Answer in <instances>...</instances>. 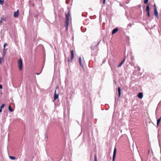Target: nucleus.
Returning <instances> with one entry per match:
<instances>
[{
  "label": "nucleus",
  "mask_w": 161,
  "mask_h": 161,
  "mask_svg": "<svg viewBox=\"0 0 161 161\" xmlns=\"http://www.w3.org/2000/svg\"><path fill=\"white\" fill-rule=\"evenodd\" d=\"M69 14L66 15V21L65 22V26L66 27V30H67L69 25Z\"/></svg>",
  "instance_id": "nucleus-1"
},
{
  "label": "nucleus",
  "mask_w": 161,
  "mask_h": 161,
  "mask_svg": "<svg viewBox=\"0 0 161 161\" xmlns=\"http://www.w3.org/2000/svg\"><path fill=\"white\" fill-rule=\"evenodd\" d=\"M18 66L20 70L22 69V61L21 59H19L18 61Z\"/></svg>",
  "instance_id": "nucleus-2"
},
{
  "label": "nucleus",
  "mask_w": 161,
  "mask_h": 161,
  "mask_svg": "<svg viewBox=\"0 0 161 161\" xmlns=\"http://www.w3.org/2000/svg\"><path fill=\"white\" fill-rule=\"evenodd\" d=\"M116 148H115L114 149V151L112 161H114V160H115V156H116Z\"/></svg>",
  "instance_id": "nucleus-3"
},
{
  "label": "nucleus",
  "mask_w": 161,
  "mask_h": 161,
  "mask_svg": "<svg viewBox=\"0 0 161 161\" xmlns=\"http://www.w3.org/2000/svg\"><path fill=\"white\" fill-rule=\"evenodd\" d=\"M146 10L147 12V15L148 17H149L150 16L149 13V7L147 5L146 7Z\"/></svg>",
  "instance_id": "nucleus-4"
},
{
  "label": "nucleus",
  "mask_w": 161,
  "mask_h": 161,
  "mask_svg": "<svg viewBox=\"0 0 161 161\" xmlns=\"http://www.w3.org/2000/svg\"><path fill=\"white\" fill-rule=\"evenodd\" d=\"M154 14L157 19L158 18V13L156 8H154Z\"/></svg>",
  "instance_id": "nucleus-5"
},
{
  "label": "nucleus",
  "mask_w": 161,
  "mask_h": 161,
  "mask_svg": "<svg viewBox=\"0 0 161 161\" xmlns=\"http://www.w3.org/2000/svg\"><path fill=\"white\" fill-rule=\"evenodd\" d=\"M71 61H72V60L74 58V51L73 50H71Z\"/></svg>",
  "instance_id": "nucleus-6"
},
{
  "label": "nucleus",
  "mask_w": 161,
  "mask_h": 161,
  "mask_svg": "<svg viewBox=\"0 0 161 161\" xmlns=\"http://www.w3.org/2000/svg\"><path fill=\"white\" fill-rule=\"evenodd\" d=\"M97 47V45L96 44L92 45L91 47V49L92 50H94Z\"/></svg>",
  "instance_id": "nucleus-7"
},
{
  "label": "nucleus",
  "mask_w": 161,
  "mask_h": 161,
  "mask_svg": "<svg viewBox=\"0 0 161 161\" xmlns=\"http://www.w3.org/2000/svg\"><path fill=\"white\" fill-rule=\"evenodd\" d=\"M19 14V10H17L16 12H15L14 14V17H17Z\"/></svg>",
  "instance_id": "nucleus-8"
},
{
  "label": "nucleus",
  "mask_w": 161,
  "mask_h": 161,
  "mask_svg": "<svg viewBox=\"0 0 161 161\" xmlns=\"http://www.w3.org/2000/svg\"><path fill=\"white\" fill-rule=\"evenodd\" d=\"M143 96V94L142 92H140L138 94V97L140 99H142V98Z\"/></svg>",
  "instance_id": "nucleus-9"
},
{
  "label": "nucleus",
  "mask_w": 161,
  "mask_h": 161,
  "mask_svg": "<svg viewBox=\"0 0 161 161\" xmlns=\"http://www.w3.org/2000/svg\"><path fill=\"white\" fill-rule=\"evenodd\" d=\"M118 30V29L117 28H115L112 31V34H114Z\"/></svg>",
  "instance_id": "nucleus-10"
},
{
  "label": "nucleus",
  "mask_w": 161,
  "mask_h": 161,
  "mask_svg": "<svg viewBox=\"0 0 161 161\" xmlns=\"http://www.w3.org/2000/svg\"><path fill=\"white\" fill-rule=\"evenodd\" d=\"M118 91L119 93V97L121 95V89L120 87H119L118 88Z\"/></svg>",
  "instance_id": "nucleus-11"
},
{
  "label": "nucleus",
  "mask_w": 161,
  "mask_h": 161,
  "mask_svg": "<svg viewBox=\"0 0 161 161\" xmlns=\"http://www.w3.org/2000/svg\"><path fill=\"white\" fill-rule=\"evenodd\" d=\"M79 61L80 65L81 66L83 67V66L81 63V58L80 57L79 58Z\"/></svg>",
  "instance_id": "nucleus-12"
},
{
  "label": "nucleus",
  "mask_w": 161,
  "mask_h": 161,
  "mask_svg": "<svg viewBox=\"0 0 161 161\" xmlns=\"http://www.w3.org/2000/svg\"><path fill=\"white\" fill-rule=\"evenodd\" d=\"M59 97L58 94H57L54 95V100H55L56 99L58 98Z\"/></svg>",
  "instance_id": "nucleus-13"
},
{
  "label": "nucleus",
  "mask_w": 161,
  "mask_h": 161,
  "mask_svg": "<svg viewBox=\"0 0 161 161\" xmlns=\"http://www.w3.org/2000/svg\"><path fill=\"white\" fill-rule=\"evenodd\" d=\"M161 120V117H160L159 119H158L157 120V126H158V125L160 122Z\"/></svg>",
  "instance_id": "nucleus-14"
},
{
  "label": "nucleus",
  "mask_w": 161,
  "mask_h": 161,
  "mask_svg": "<svg viewBox=\"0 0 161 161\" xmlns=\"http://www.w3.org/2000/svg\"><path fill=\"white\" fill-rule=\"evenodd\" d=\"M7 49H6L5 48H4L3 49V56H4L6 54V51Z\"/></svg>",
  "instance_id": "nucleus-15"
},
{
  "label": "nucleus",
  "mask_w": 161,
  "mask_h": 161,
  "mask_svg": "<svg viewBox=\"0 0 161 161\" xmlns=\"http://www.w3.org/2000/svg\"><path fill=\"white\" fill-rule=\"evenodd\" d=\"M8 109H9V110L10 112H13L14 111L13 109L11 108L10 106V105L8 107Z\"/></svg>",
  "instance_id": "nucleus-16"
},
{
  "label": "nucleus",
  "mask_w": 161,
  "mask_h": 161,
  "mask_svg": "<svg viewBox=\"0 0 161 161\" xmlns=\"http://www.w3.org/2000/svg\"><path fill=\"white\" fill-rule=\"evenodd\" d=\"M9 158L10 159L12 160H14L16 159L14 157L12 156H10L9 157Z\"/></svg>",
  "instance_id": "nucleus-17"
},
{
  "label": "nucleus",
  "mask_w": 161,
  "mask_h": 161,
  "mask_svg": "<svg viewBox=\"0 0 161 161\" xmlns=\"http://www.w3.org/2000/svg\"><path fill=\"white\" fill-rule=\"evenodd\" d=\"M94 157H95L94 161H97V156L96 154H95Z\"/></svg>",
  "instance_id": "nucleus-18"
},
{
  "label": "nucleus",
  "mask_w": 161,
  "mask_h": 161,
  "mask_svg": "<svg viewBox=\"0 0 161 161\" xmlns=\"http://www.w3.org/2000/svg\"><path fill=\"white\" fill-rule=\"evenodd\" d=\"M5 106V104H3L0 107L1 109H2Z\"/></svg>",
  "instance_id": "nucleus-19"
},
{
  "label": "nucleus",
  "mask_w": 161,
  "mask_h": 161,
  "mask_svg": "<svg viewBox=\"0 0 161 161\" xmlns=\"http://www.w3.org/2000/svg\"><path fill=\"white\" fill-rule=\"evenodd\" d=\"M3 3V1L0 0V4H2Z\"/></svg>",
  "instance_id": "nucleus-20"
},
{
  "label": "nucleus",
  "mask_w": 161,
  "mask_h": 161,
  "mask_svg": "<svg viewBox=\"0 0 161 161\" xmlns=\"http://www.w3.org/2000/svg\"><path fill=\"white\" fill-rule=\"evenodd\" d=\"M148 0H145L144 1V3L145 4L147 3L148 2Z\"/></svg>",
  "instance_id": "nucleus-21"
},
{
  "label": "nucleus",
  "mask_w": 161,
  "mask_h": 161,
  "mask_svg": "<svg viewBox=\"0 0 161 161\" xmlns=\"http://www.w3.org/2000/svg\"><path fill=\"white\" fill-rule=\"evenodd\" d=\"M7 46V43H5L4 44V45H3V47H4V48H5V47L6 46Z\"/></svg>",
  "instance_id": "nucleus-22"
},
{
  "label": "nucleus",
  "mask_w": 161,
  "mask_h": 161,
  "mask_svg": "<svg viewBox=\"0 0 161 161\" xmlns=\"http://www.w3.org/2000/svg\"><path fill=\"white\" fill-rule=\"evenodd\" d=\"M125 60V58L123 60V61L120 63H122V64H123L124 63V62Z\"/></svg>",
  "instance_id": "nucleus-23"
},
{
  "label": "nucleus",
  "mask_w": 161,
  "mask_h": 161,
  "mask_svg": "<svg viewBox=\"0 0 161 161\" xmlns=\"http://www.w3.org/2000/svg\"><path fill=\"white\" fill-rule=\"evenodd\" d=\"M125 60V58L123 60V61L120 63H122V64H123L124 63V62Z\"/></svg>",
  "instance_id": "nucleus-24"
},
{
  "label": "nucleus",
  "mask_w": 161,
  "mask_h": 161,
  "mask_svg": "<svg viewBox=\"0 0 161 161\" xmlns=\"http://www.w3.org/2000/svg\"><path fill=\"white\" fill-rule=\"evenodd\" d=\"M58 88V86H57V87H56V89H57ZM57 94V93L56 90L55 91L54 95Z\"/></svg>",
  "instance_id": "nucleus-25"
},
{
  "label": "nucleus",
  "mask_w": 161,
  "mask_h": 161,
  "mask_svg": "<svg viewBox=\"0 0 161 161\" xmlns=\"http://www.w3.org/2000/svg\"><path fill=\"white\" fill-rule=\"evenodd\" d=\"M2 60H3V58H1L0 57V64H1V61H2Z\"/></svg>",
  "instance_id": "nucleus-26"
},
{
  "label": "nucleus",
  "mask_w": 161,
  "mask_h": 161,
  "mask_svg": "<svg viewBox=\"0 0 161 161\" xmlns=\"http://www.w3.org/2000/svg\"><path fill=\"white\" fill-rule=\"evenodd\" d=\"M122 63H120L118 65V67H120L122 65Z\"/></svg>",
  "instance_id": "nucleus-27"
},
{
  "label": "nucleus",
  "mask_w": 161,
  "mask_h": 161,
  "mask_svg": "<svg viewBox=\"0 0 161 161\" xmlns=\"http://www.w3.org/2000/svg\"><path fill=\"white\" fill-rule=\"evenodd\" d=\"M131 24H129L128 25V26H130V27H131Z\"/></svg>",
  "instance_id": "nucleus-28"
},
{
  "label": "nucleus",
  "mask_w": 161,
  "mask_h": 161,
  "mask_svg": "<svg viewBox=\"0 0 161 161\" xmlns=\"http://www.w3.org/2000/svg\"><path fill=\"white\" fill-rule=\"evenodd\" d=\"M2 88V86L0 84V89Z\"/></svg>",
  "instance_id": "nucleus-29"
},
{
  "label": "nucleus",
  "mask_w": 161,
  "mask_h": 161,
  "mask_svg": "<svg viewBox=\"0 0 161 161\" xmlns=\"http://www.w3.org/2000/svg\"><path fill=\"white\" fill-rule=\"evenodd\" d=\"M154 8H156V6L155 5V4H154Z\"/></svg>",
  "instance_id": "nucleus-30"
},
{
  "label": "nucleus",
  "mask_w": 161,
  "mask_h": 161,
  "mask_svg": "<svg viewBox=\"0 0 161 161\" xmlns=\"http://www.w3.org/2000/svg\"><path fill=\"white\" fill-rule=\"evenodd\" d=\"M105 0H103V3L104 4L105 3Z\"/></svg>",
  "instance_id": "nucleus-31"
},
{
  "label": "nucleus",
  "mask_w": 161,
  "mask_h": 161,
  "mask_svg": "<svg viewBox=\"0 0 161 161\" xmlns=\"http://www.w3.org/2000/svg\"><path fill=\"white\" fill-rule=\"evenodd\" d=\"M2 112V109H0V113H1Z\"/></svg>",
  "instance_id": "nucleus-32"
},
{
  "label": "nucleus",
  "mask_w": 161,
  "mask_h": 161,
  "mask_svg": "<svg viewBox=\"0 0 161 161\" xmlns=\"http://www.w3.org/2000/svg\"><path fill=\"white\" fill-rule=\"evenodd\" d=\"M40 73H36V74L37 75H38L39 74H40Z\"/></svg>",
  "instance_id": "nucleus-33"
},
{
  "label": "nucleus",
  "mask_w": 161,
  "mask_h": 161,
  "mask_svg": "<svg viewBox=\"0 0 161 161\" xmlns=\"http://www.w3.org/2000/svg\"><path fill=\"white\" fill-rule=\"evenodd\" d=\"M140 69V68H138V70H140V69Z\"/></svg>",
  "instance_id": "nucleus-34"
},
{
  "label": "nucleus",
  "mask_w": 161,
  "mask_h": 161,
  "mask_svg": "<svg viewBox=\"0 0 161 161\" xmlns=\"http://www.w3.org/2000/svg\"><path fill=\"white\" fill-rule=\"evenodd\" d=\"M0 23L2 22V21L0 22Z\"/></svg>",
  "instance_id": "nucleus-35"
}]
</instances>
